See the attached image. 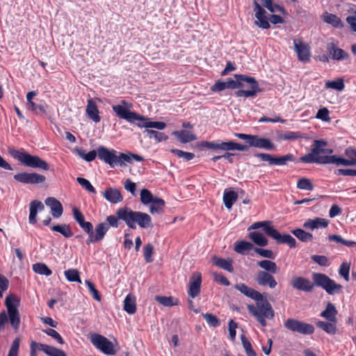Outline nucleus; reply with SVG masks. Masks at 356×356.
Wrapping results in <instances>:
<instances>
[{"label": "nucleus", "instance_id": "f257e3e1", "mask_svg": "<svg viewBox=\"0 0 356 356\" xmlns=\"http://www.w3.org/2000/svg\"><path fill=\"white\" fill-rule=\"evenodd\" d=\"M112 109L120 118L124 119L130 123L136 124L138 127L146 128L143 133L149 138H154L156 142L160 143L168 140V136L164 133L149 129L154 128L157 130H163L166 127L165 122L149 121V118L131 111L122 105H113Z\"/></svg>", "mask_w": 356, "mask_h": 356}, {"label": "nucleus", "instance_id": "f03ea898", "mask_svg": "<svg viewBox=\"0 0 356 356\" xmlns=\"http://www.w3.org/2000/svg\"><path fill=\"white\" fill-rule=\"evenodd\" d=\"M312 280L313 282L303 277H295L291 280V285L293 289L305 292H312L315 286L323 289L329 295L339 293L342 291L343 286L325 274L314 273Z\"/></svg>", "mask_w": 356, "mask_h": 356}, {"label": "nucleus", "instance_id": "7ed1b4c3", "mask_svg": "<svg viewBox=\"0 0 356 356\" xmlns=\"http://www.w3.org/2000/svg\"><path fill=\"white\" fill-rule=\"evenodd\" d=\"M234 78L236 80L228 79L227 81V88H245L246 86L245 83H249L251 88L250 90H238L236 91L234 95L238 97H255L257 93L262 91L259 86L258 82L254 77L245 74H235Z\"/></svg>", "mask_w": 356, "mask_h": 356}, {"label": "nucleus", "instance_id": "20e7f679", "mask_svg": "<svg viewBox=\"0 0 356 356\" xmlns=\"http://www.w3.org/2000/svg\"><path fill=\"white\" fill-rule=\"evenodd\" d=\"M19 300L16 296L11 294L5 300V305L8 310V314L5 312L0 313V331L3 330L9 320L13 330L17 331L19 327L20 316L17 309Z\"/></svg>", "mask_w": 356, "mask_h": 356}, {"label": "nucleus", "instance_id": "39448f33", "mask_svg": "<svg viewBox=\"0 0 356 356\" xmlns=\"http://www.w3.org/2000/svg\"><path fill=\"white\" fill-rule=\"evenodd\" d=\"M120 218L123 220L128 227L136 229L138 225L142 229H147L152 227L151 216L142 211H133L125 207V209L120 211Z\"/></svg>", "mask_w": 356, "mask_h": 356}, {"label": "nucleus", "instance_id": "423d86ee", "mask_svg": "<svg viewBox=\"0 0 356 356\" xmlns=\"http://www.w3.org/2000/svg\"><path fill=\"white\" fill-rule=\"evenodd\" d=\"M9 154L24 166L45 171L49 170V164L38 156L14 149H10Z\"/></svg>", "mask_w": 356, "mask_h": 356}, {"label": "nucleus", "instance_id": "0eeeda50", "mask_svg": "<svg viewBox=\"0 0 356 356\" xmlns=\"http://www.w3.org/2000/svg\"><path fill=\"white\" fill-rule=\"evenodd\" d=\"M249 312L257 320L259 324L266 327L267 325L266 319H272L275 316V312L267 300L257 301L256 305H248Z\"/></svg>", "mask_w": 356, "mask_h": 356}, {"label": "nucleus", "instance_id": "6e6552de", "mask_svg": "<svg viewBox=\"0 0 356 356\" xmlns=\"http://www.w3.org/2000/svg\"><path fill=\"white\" fill-rule=\"evenodd\" d=\"M327 145V143L322 140H315L311 152L299 159V161L305 163H318V164H328V159L331 156H321V154H325L324 147Z\"/></svg>", "mask_w": 356, "mask_h": 356}, {"label": "nucleus", "instance_id": "1a4fd4ad", "mask_svg": "<svg viewBox=\"0 0 356 356\" xmlns=\"http://www.w3.org/2000/svg\"><path fill=\"white\" fill-rule=\"evenodd\" d=\"M97 153L98 158L111 168H114L117 165L122 166L124 165V161L131 163L130 156L124 153L118 156L114 149L109 150L104 146L97 148Z\"/></svg>", "mask_w": 356, "mask_h": 356}, {"label": "nucleus", "instance_id": "9d476101", "mask_svg": "<svg viewBox=\"0 0 356 356\" xmlns=\"http://www.w3.org/2000/svg\"><path fill=\"white\" fill-rule=\"evenodd\" d=\"M234 136L239 139L245 140L250 147L262 148L267 150L275 149V145L268 138L245 134H235Z\"/></svg>", "mask_w": 356, "mask_h": 356}, {"label": "nucleus", "instance_id": "9b49d317", "mask_svg": "<svg viewBox=\"0 0 356 356\" xmlns=\"http://www.w3.org/2000/svg\"><path fill=\"white\" fill-rule=\"evenodd\" d=\"M90 341L97 349L107 355H113L116 353L113 343L106 337L99 334H92Z\"/></svg>", "mask_w": 356, "mask_h": 356}, {"label": "nucleus", "instance_id": "f8f14e48", "mask_svg": "<svg viewBox=\"0 0 356 356\" xmlns=\"http://www.w3.org/2000/svg\"><path fill=\"white\" fill-rule=\"evenodd\" d=\"M284 325L287 330L302 334H312L315 330L312 324L300 321L295 318H288L284 322Z\"/></svg>", "mask_w": 356, "mask_h": 356}, {"label": "nucleus", "instance_id": "ddd939ff", "mask_svg": "<svg viewBox=\"0 0 356 356\" xmlns=\"http://www.w3.org/2000/svg\"><path fill=\"white\" fill-rule=\"evenodd\" d=\"M255 156L262 161H267L270 165H285L289 161H295L296 157L292 154H287L280 157H275L273 155L267 153H258Z\"/></svg>", "mask_w": 356, "mask_h": 356}, {"label": "nucleus", "instance_id": "4468645a", "mask_svg": "<svg viewBox=\"0 0 356 356\" xmlns=\"http://www.w3.org/2000/svg\"><path fill=\"white\" fill-rule=\"evenodd\" d=\"M15 181L24 184H38L45 181L46 177L35 172H20L14 175Z\"/></svg>", "mask_w": 356, "mask_h": 356}, {"label": "nucleus", "instance_id": "2eb2a0df", "mask_svg": "<svg viewBox=\"0 0 356 356\" xmlns=\"http://www.w3.org/2000/svg\"><path fill=\"white\" fill-rule=\"evenodd\" d=\"M268 236L273 238L277 243L287 244L291 248L297 245L296 239L289 234H281L275 228L268 229Z\"/></svg>", "mask_w": 356, "mask_h": 356}, {"label": "nucleus", "instance_id": "dca6fc26", "mask_svg": "<svg viewBox=\"0 0 356 356\" xmlns=\"http://www.w3.org/2000/svg\"><path fill=\"white\" fill-rule=\"evenodd\" d=\"M273 274V273L266 271H258L254 277V281L261 286H268L270 289H275L277 285V282Z\"/></svg>", "mask_w": 356, "mask_h": 356}, {"label": "nucleus", "instance_id": "f3484780", "mask_svg": "<svg viewBox=\"0 0 356 356\" xmlns=\"http://www.w3.org/2000/svg\"><path fill=\"white\" fill-rule=\"evenodd\" d=\"M253 4L255 17L257 18V20L254 21V24L263 29H269L270 25L268 22L267 17L266 16V10L257 1H254Z\"/></svg>", "mask_w": 356, "mask_h": 356}, {"label": "nucleus", "instance_id": "a211bd4d", "mask_svg": "<svg viewBox=\"0 0 356 356\" xmlns=\"http://www.w3.org/2000/svg\"><path fill=\"white\" fill-rule=\"evenodd\" d=\"M108 231V225H107L106 222H101L96 225L95 230L92 229L90 236L86 240V243L88 245L90 243H95L98 241H102L107 232Z\"/></svg>", "mask_w": 356, "mask_h": 356}, {"label": "nucleus", "instance_id": "6ab92c4d", "mask_svg": "<svg viewBox=\"0 0 356 356\" xmlns=\"http://www.w3.org/2000/svg\"><path fill=\"white\" fill-rule=\"evenodd\" d=\"M202 283L201 273L199 272L194 273L189 282L188 296L193 298L197 296L200 292V286Z\"/></svg>", "mask_w": 356, "mask_h": 356}, {"label": "nucleus", "instance_id": "aec40b11", "mask_svg": "<svg viewBox=\"0 0 356 356\" xmlns=\"http://www.w3.org/2000/svg\"><path fill=\"white\" fill-rule=\"evenodd\" d=\"M294 49L300 60L307 62L310 59V52L308 46L300 40H293Z\"/></svg>", "mask_w": 356, "mask_h": 356}, {"label": "nucleus", "instance_id": "412c9836", "mask_svg": "<svg viewBox=\"0 0 356 356\" xmlns=\"http://www.w3.org/2000/svg\"><path fill=\"white\" fill-rule=\"evenodd\" d=\"M234 288L245 296L252 298L255 301L262 300L263 295L252 288L248 286L243 283L236 284Z\"/></svg>", "mask_w": 356, "mask_h": 356}, {"label": "nucleus", "instance_id": "4be33fe9", "mask_svg": "<svg viewBox=\"0 0 356 356\" xmlns=\"http://www.w3.org/2000/svg\"><path fill=\"white\" fill-rule=\"evenodd\" d=\"M329 221L325 218H314L307 219L303 223V227L305 229L313 231L316 229L325 228L328 226Z\"/></svg>", "mask_w": 356, "mask_h": 356}, {"label": "nucleus", "instance_id": "5701e85b", "mask_svg": "<svg viewBox=\"0 0 356 356\" xmlns=\"http://www.w3.org/2000/svg\"><path fill=\"white\" fill-rule=\"evenodd\" d=\"M45 204L51 209V213L54 218L60 217L63 213V207L61 203L55 197H47Z\"/></svg>", "mask_w": 356, "mask_h": 356}, {"label": "nucleus", "instance_id": "b1692460", "mask_svg": "<svg viewBox=\"0 0 356 356\" xmlns=\"http://www.w3.org/2000/svg\"><path fill=\"white\" fill-rule=\"evenodd\" d=\"M103 197L112 204H118L123 200L121 192L115 188H108L102 193Z\"/></svg>", "mask_w": 356, "mask_h": 356}, {"label": "nucleus", "instance_id": "393cba45", "mask_svg": "<svg viewBox=\"0 0 356 356\" xmlns=\"http://www.w3.org/2000/svg\"><path fill=\"white\" fill-rule=\"evenodd\" d=\"M44 209V206L42 202L39 200H33L29 205V221L30 224H35L37 222V214L38 211H42Z\"/></svg>", "mask_w": 356, "mask_h": 356}, {"label": "nucleus", "instance_id": "a878e982", "mask_svg": "<svg viewBox=\"0 0 356 356\" xmlns=\"http://www.w3.org/2000/svg\"><path fill=\"white\" fill-rule=\"evenodd\" d=\"M327 51L334 60H341L348 58V54L333 42L327 44Z\"/></svg>", "mask_w": 356, "mask_h": 356}, {"label": "nucleus", "instance_id": "bb28decb", "mask_svg": "<svg viewBox=\"0 0 356 356\" xmlns=\"http://www.w3.org/2000/svg\"><path fill=\"white\" fill-rule=\"evenodd\" d=\"M86 112L87 116L93 122H99L101 120L97 106L92 99H89L87 101Z\"/></svg>", "mask_w": 356, "mask_h": 356}, {"label": "nucleus", "instance_id": "cd10ccee", "mask_svg": "<svg viewBox=\"0 0 356 356\" xmlns=\"http://www.w3.org/2000/svg\"><path fill=\"white\" fill-rule=\"evenodd\" d=\"M337 314V310L335 306L332 303L328 302L325 309L321 313V316L325 318L328 321L336 322Z\"/></svg>", "mask_w": 356, "mask_h": 356}, {"label": "nucleus", "instance_id": "c85d7f7f", "mask_svg": "<svg viewBox=\"0 0 356 356\" xmlns=\"http://www.w3.org/2000/svg\"><path fill=\"white\" fill-rule=\"evenodd\" d=\"M149 205V212L153 215L160 214L164 212L165 201L160 197H155Z\"/></svg>", "mask_w": 356, "mask_h": 356}, {"label": "nucleus", "instance_id": "c756f323", "mask_svg": "<svg viewBox=\"0 0 356 356\" xmlns=\"http://www.w3.org/2000/svg\"><path fill=\"white\" fill-rule=\"evenodd\" d=\"M213 259V264L216 266H218L223 270H225L229 273H232L234 271V267L232 266L233 260L232 259H230V258L222 259V258L214 257Z\"/></svg>", "mask_w": 356, "mask_h": 356}, {"label": "nucleus", "instance_id": "7c9ffc66", "mask_svg": "<svg viewBox=\"0 0 356 356\" xmlns=\"http://www.w3.org/2000/svg\"><path fill=\"white\" fill-rule=\"evenodd\" d=\"M172 134L182 143L191 142L196 139V136L193 132L186 130L175 131Z\"/></svg>", "mask_w": 356, "mask_h": 356}, {"label": "nucleus", "instance_id": "2f4dec72", "mask_svg": "<svg viewBox=\"0 0 356 356\" xmlns=\"http://www.w3.org/2000/svg\"><path fill=\"white\" fill-rule=\"evenodd\" d=\"M257 266L263 269L262 271H266L270 273H277L279 270L275 262L270 259H264L257 261Z\"/></svg>", "mask_w": 356, "mask_h": 356}, {"label": "nucleus", "instance_id": "473e14b6", "mask_svg": "<svg viewBox=\"0 0 356 356\" xmlns=\"http://www.w3.org/2000/svg\"><path fill=\"white\" fill-rule=\"evenodd\" d=\"M248 237L252 242L259 246L264 247L268 245V239L259 232L254 231L250 232Z\"/></svg>", "mask_w": 356, "mask_h": 356}, {"label": "nucleus", "instance_id": "72a5a7b5", "mask_svg": "<svg viewBox=\"0 0 356 356\" xmlns=\"http://www.w3.org/2000/svg\"><path fill=\"white\" fill-rule=\"evenodd\" d=\"M124 311H126L129 314H134L136 312V298L134 296L129 294L126 296L124 300Z\"/></svg>", "mask_w": 356, "mask_h": 356}, {"label": "nucleus", "instance_id": "f704fd0d", "mask_svg": "<svg viewBox=\"0 0 356 356\" xmlns=\"http://www.w3.org/2000/svg\"><path fill=\"white\" fill-rule=\"evenodd\" d=\"M328 164L333 163L338 166L343 165V166H353L355 165L356 161H353V160H350L348 159H344L342 157H339L337 155H332L328 159Z\"/></svg>", "mask_w": 356, "mask_h": 356}, {"label": "nucleus", "instance_id": "c9c22d12", "mask_svg": "<svg viewBox=\"0 0 356 356\" xmlns=\"http://www.w3.org/2000/svg\"><path fill=\"white\" fill-rule=\"evenodd\" d=\"M238 194L233 191H225L223 202L227 209H230L234 203L237 200Z\"/></svg>", "mask_w": 356, "mask_h": 356}, {"label": "nucleus", "instance_id": "e433bc0d", "mask_svg": "<svg viewBox=\"0 0 356 356\" xmlns=\"http://www.w3.org/2000/svg\"><path fill=\"white\" fill-rule=\"evenodd\" d=\"M323 21L327 24L332 25L335 28H342L343 26L340 18L334 14L326 13L323 15Z\"/></svg>", "mask_w": 356, "mask_h": 356}, {"label": "nucleus", "instance_id": "4c0bfd02", "mask_svg": "<svg viewBox=\"0 0 356 356\" xmlns=\"http://www.w3.org/2000/svg\"><path fill=\"white\" fill-rule=\"evenodd\" d=\"M292 234L296 236L300 241L307 243L313 240V235L307 232L302 229H296L291 231Z\"/></svg>", "mask_w": 356, "mask_h": 356}, {"label": "nucleus", "instance_id": "58836bf2", "mask_svg": "<svg viewBox=\"0 0 356 356\" xmlns=\"http://www.w3.org/2000/svg\"><path fill=\"white\" fill-rule=\"evenodd\" d=\"M51 229L54 232L60 233L66 238H70L73 236V232H72L70 227L66 224L53 225L51 227Z\"/></svg>", "mask_w": 356, "mask_h": 356}, {"label": "nucleus", "instance_id": "ea45409f", "mask_svg": "<svg viewBox=\"0 0 356 356\" xmlns=\"http://www.w3.org/2000/svg\"><path fill=\"white\" fill-rule=\"evenodd\" d=\"M335 323L336 322L318 321L317 322L316 325L327 334H334L337 332Z\"/></svg>", "mask_w": 356, "mask_h": 356}, {"label": "nucleus", "instance_id": "a19ab883", "mask_svg": "<svg viewBox=\"0 0 356 356\" xmlns=\"http://www.w3.org/2000/svg\"><path fill=\"white\" fill-rule=\"evenodd\" d=\"M253 248V245L250 242L241 241L236 243L234 246V251L237 253L244 254L246 251H249Z\"/></svg>", "mask_w": 356, "mask_h": 356}, {"label": "nucleus", "instance_id": "79ce46f5", "mask_svg": "<svg viewBox=\"0 0 356 356\" xmlns=\"http://www.w3.org/2000/svg\"><path fill=\"white\" fill-rule=\"evenodd\" d=\"M33 270L39 275L49 276L52 271L49 267L43 263H36L33 265Z\"/></svg>", "mask_w": 356, "mask_h": 356}, {"label": "nucleus", "instance_id": "37998d69", "mask_svg": "<svg viewBox=\"0 0 356 356\" xmlns=\"http://www.w3.org/2000/svg\"><path fill=\"white\" fill-rule=\"evenodd\" d=\"M124 209H125V207L119 208L116 211L115 216L111 215V216H107V218H106L107 222L106 223H107V225H108V229L110 228V227H115V228L118 227L119 224H120L119 220H121V218H120V216H119V212H120V211H123Z\"/></svg>", "mask_w": 356, "mask_h": 356}, {"label": "nucleus", "instance_id": "c03bdc74", "mask_svg": "<svg viewBox=\"0 0 356 356\" xmlns=\"http://www.w3.org/2000/svg\"><path fill=\"white\" fill-rule=\"evenodd\" d=\"M76 154L83 159L88 162L92 161L95 159L97 156H98L97 149V150H92L89 152L88 153L86 154L83 150L81 149H76Z\"/></svg>", "mask_w": 356, "mask_h": 356}, {"label": "nucleus", "instance_id": "a18cd8bd", "mask_svg": "<svg viewBox=\"0 0 356 356\" xmlns=\"http://www.w3.org/2000/svg\"><path fill=\"white\" fill-rule=\"evenodd\" d=\"M140 202L144 205H149L151 202L155 198L150 191L143 188L140 191Z\"/></svg>", "mask_w": 356, "mask_h": 356}, {"label": "nucleus", "instance_id": "49530a36", "mask_svg": "<svg viewBox=\"0 0 356 356\" xmlns=\"http://www.w3.org/2000/svg\"><path fill=\"white\" fill-rule=\"evenodd\" d=\"M27 108L37 115L46 114L47 113V105L45 104H36L35 102H31V104L27 106Z\"/></svg>", "mask_w": 356, "mask_h": 356}, {"label": "nucleus", "instance_id": "de8ad7c7", "mask_svg": "<svg viewBox=\"0 0 356 356\" xmlns=\"http://www.w3.org/2000/svg\"><path fill=\"white\" fill-rule=\"evenodd\" d=\"M259 228H262L264 232L268 235V229H274V227L271 226L270 221H261L253 223L248 227V230L257 229Z\"/></svg>", "mask_w": 356, "mask_h": 356}, {"label": "nucleus", "instance_id": "09e8293b", "mask_svg": "<svg viewBox=\"0 0 356 356\" xmlns=\"http://www.w3.org/2000/svg\"><path fill=\"white\" fill-rule=\"evenodd\" d=\"M241 339L247 356H257L255 351L252 347L251 343L245 337V336L242 334L241 336Z\"/></svg>", "mask_w": 356, "mask_h": 356}, {"label": "nucleus", "instance_id": "8fccbe9b", "mask_svg": "<svg viewBox=\"0 0 356 356\" xmlns=\"http://www.w3.org/2000/svg\"><path fill=\"white\" fill-rule=\"evenodd\" d=\"M297 188L304 191H313L314 186L312 181L307 178H301L297 182Z\"/></svg>", "mask_w": 356, "mask_h": 356}, {"label": "nucleus", "instance_id": "3c124183", "mask_svg": "<svg viewBox=\"0 0 356 356\" xmlns=\"http://www.w3.org/2000/svg\"><path fill=\"white\" fill-rule=\"evenodd\" d=\"M66 279L70 282H77L81 283L79 273L76 269H69L65 271Z\"/></svg>", "mask_w": 356, "mask_h": 356}, {"label": "nucleus", "instance_id": "603ef678", "mask_svg": "<svg viewBox=\"0 0 356 356\" xmlns=\"http://www.w3.org/2000/svg\"><path fill=\"white\" fill-rule=\"evenodd\" d=\"M344 83L343 79H339L335 81H328L325 83V88H332L338 91H341L344 88Z\"/></svg>", "mask_w": 356, "mask_h": 356}, {"label": "nucleus", "instance_id": "864d4df0", "mask_svg": "<svg viewBox=\"0 0 356 356\" xmlns=\"http://www.w3.org/2000/svg\"><path fill=\"white\" fill-rule=\"evenodd\" d=\"M171 152L179 158H182L184 161H188L195 158V154L191 152H184L177 149H171Z\"/></svg>", "mask_w": 356, "mask_h": 356}, {"label": "nucleus", "instance_id": "5fc2aeb1", "mask_svg": "<svg viewBox=\"0 0 356 356\" xmlns=\"http://www.w3.org/2000/svg\"><path fill=\"white\" fill-rule=\"evenodd\" d=\"M350 264L347 262H343L339 269V274L342 277L346 282L349 281L350 276Z\"/></svg>", "mask_w": 356, "mask_h": 356}, {"label": "nucleus", "instance_id": "6e6d98bb", "mask_svg": "<svg viewBox=\"0 0 356 356\" xmlns=\"http://www.w3.org/2000/svg\"><path fill=\"white\" fill-rule=\"evenodd\" d=\"M254 252L262 257L267 258L269 259H274L276 257V254L271 250L263 249L259 248H255Z\"/></svg>", "mask_w": 356, "mask_h": 356}, {"label": "nucleus", "instance_id": "4d7b16f0", "mask_svg": "<svg viewBox=\"0 0 356 356\" xmlns=\"http://www.w3.org/2000/svg\"><path fill=\"white\" fill-rule=\"evenodd\" d=\"M202 316L210 326L216 327L220 325L219 319L213 314L206 313Z\"/></svg>", "mask_w": 356, "mask_h": 356}, {"label": "nucleus", "instance_id": "13d9d810", "mask_svg": "<svg viewBox=\"0 0 356 356\" xmlns=\"http://www.w3.org/2000/svg\"><path fill=\"white\" fill-rule=\"evenodd\" d=\"M311 259L321 266L327 267L330 264L329 259L324 255L314 254L311 257Z\"/></svg>", "mask_w": 356, "mask_h": 356}, {"label": "nucleus", "instance_id": "bf43d9fd", "mask_svg": "<svg viewBox=\"0 0 356 356\" xmlns=\"http://www.w3.org/2000/svg\"><path fill=\"white\" fill-rule=\"evenodd\" d=\"M154 252V247L151 243H147L143 247V254L145 260L147 263H151L153 261L152 254Z\"/></svg>", "mask_w": 356, "mask_h": 356}, {"label": "nucleus", "instance_id": "052dcab7", "mask_svg": "<svg viewBox=\"0 0 356 356\" xmlns=\"http://www.w3.org/2000/svg\"><path fill=\"white\" fill-rule=\"evenodd\" d=\"M76 181L83 188H84L88 192H90L94 194L97 193L95 188L92 186V184L88 179L83 177H78L76 179Z\"/></svg>", "mask_w": 356, "mask_h": 356}, {"label": "nucleus", "instance_id": "680f3d73", "mask_svg": "<svg viewBox=\"0 0 356 356\" xmlns=\"http://www.w3.org/2000/svg\"><path fill=\"white\" fill-rule=\"evenodd\" d=\"M46 348L44 353L49 356H66V354L63 350L58 349L54 346L47 345Z\"/></svg>", "mask_w": 356, "mask_h": 356}, {"label": "nucleus", "instance_id": "e2e57ef3", "mask_svg": "<svg viewBox=\"0 0 356 356\" xmlns=\"http://www.w3.org/2000/svg\"><path fill=\"white\" fill-rule=\"evenodd\" d=\"M156 300L161 305L165 307H171L173 305H176L177 302H175V300L172 297H166V296H156Z\"/></svg>", "mask_w": 356, "mask_h": 356}, {"label": "nucleus", "instance_id": "0e129e2a", "mask_svg": "<svg viewBox=\"0 0 356 356\" xmlns=\"http://www.w3.org/2000/svg\"><path fill=\"white\" fill-rule=\"evenodd\" d=\"M86 284L87 285L90 293L92 295L95 300L97 301L101 300V296L99 294V291L96 289L95 284L90 280H86Z\"/></svg>", "mask_w": 356, "mask_h": 356}, {"label": "nucleus", "instance_id": "69168bd1", "mask_svg": "<svg viewBox=\"0 0 356 356\" xmlns=\"http://www.w3.org/2000/svg\"><path fill=\"white\" fill-rule=\"evenodd\" d=\"M44 332H45L47 335L51 337L53 339H56L58 343L63 344L64 340L60 336V334L56 332L55 330L49 328L47 330H43Z\"/></svg>", "mask_w": 356, "mask_h": 356}, {"label": "nucleus", "instance_id": "338daca9", "mask_svg": "<svg viewBox=\"0 0 356 356\" xmlns=\"http://www.w3.org/2000/svg\"><path fill=\"white\" fill-rule=\"evenodd\" d=\"M329 111L327 108H322L319 109L316 114V118L322 120L325 122H330V118L329 117Z\"/></svg>", "mask_w": 356, "mask_h": 356}, {"label": "nucleus", "instance_id": "774afa93", "mask_svg": "<svg viewBox=\"0 0 356 356\" xmlns=\"http://www.w3.org/2000/svg\"><path fill=\"white\" fill-rule=\"evenodd\" d=\"M124 189L131 193V195H136V184L130 179H127L124 183Z\"/></svg>", "mask_w": 356, "mask_h": 356}]
</instances>
